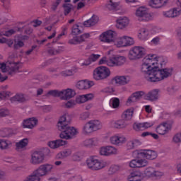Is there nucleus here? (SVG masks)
<instances>
[{
  "instance_id": "nucleus-5",
  "label": "nucleus",
  "mask_w": 181,
  "mask_h": 181,
  "mask_svg": "<svg viewBox=\"0 0 181 181\" xmlns=\"http://www.w3.org/2000/svg\"><path fill=\"white\" fill-rule=\"evenodd\" d=\"M155 168L148 167L144 170V173L141 171H133L127 177L128 181H142L144 177H153Z\"/></svg>"
},
{
  "instance_id": "nucleus-52",
  "label": "nucleus",
  "mask_w": 181,
  "mask_h": 181,
  "mask_svg": "<svg viewBox=\"0 0 181 181\" xmlns=\"http://www.w3.org/2000/svg\"><path fill=\"white\" fill-rule=\"evenodd\" d=\"M112 108H118L119 107V99L118 98H115L112 99Z\"/></svg>"
},
{
  "instance_id": "nucleus-43",
  "label": "nucleus",
  "mask_w": 181,
  "mask_h": 181,
  "mask_svg": "<svg viewBox=\"0 0 181 181\" xmlns=\"http://www.w3.org/2000/svg\"><path fill=\"white\" fill-rule=\"evenodd\" d=\"M115 45L117 46V47H125V41L124 39V37L117 38L114 41Z\"/></svg>"
},
{
  "instance_id": "nucleus-57",
  "label": "nucleus",
  "mask_w": 181,
  "mask_h": 181,
  "mask_svg": "<svg viewBox=\"0 0 181 181\" xmlns=\"http://www.w3.org/2000/svg\"><path fill=\"white\" fill-rule=\"evenodd\" d=\"M161 30L160 27L153 26L151 29V33H153V35H156V33H160Z\"/></svg>"
},
{
  "instance_id": "nucleus-64",
  "label": "nucleus",
  "mask_w": 181,
  "mask_h": 181,
  "mask_svg": "<svg viewBox=\"0 0 181 181\" xmlns=\"http://www.w3.org/2000/svg\"><path fill=\"white\" fill-rule=\"evenodd\" d=\"M69 181H83V180L80 175H77V176L73 177L72 178H70Z\"/></svg>"
},
{
  "instance_id": "nucleus-11",
  "label": "nucleus",
  "mask_w": 181,
  "mask_h": 181,
  "mask_svg": "<svg viewBox=\"0 0 181 181\" xmlns=\"http://www.w3.org/2000/svg\"><path fill=\"white\" fill-rule=\"evenodd\" d=\"M111 71L107 66H98L93 71V78L95 80H104L107 77H110Z\"/></svg>"
},
{
  "instance_id": "nucleus-28",
  "label": "nucleus",
  "mask_w": 181,
  "mask_h": 181,
  "mask_svg": "<svg viewBox=\"0 0 181 181\" xmlns=\"http://www.w3.org/2000/svg\"><path fill=\"white\" fill-rule=\"evenodd\" d=\"M62 93H63V94L61 95V100H70V98H73V97L76 95V91L70 88L63 90Z\"/></svg>"
},
{
  "instance_id": "nucleus-38",
  "label": "nucleus",
  "mask_w": 181,
  "mask_h": 181,
  "mask_svg": "<svg viewBox=\"0 0 181 181\" xmlns=\"http://www.w3.org/2000/svg\"><path fill=\"white\" fill-rule=\"evenodd\" d=\"M12 146V142L9 140L0 139V149H9Z\"/></svg>"
},
{
  "instance_id": "nucleus-10",
  "label": "nucleus",
  "mask_w": 181,
  "mask_h": 181,
  "mask_svg": "<svg viewBox=\"0 0 181 181\" xmlns=\"http://www.w3.org/2000/svg\"><path fill=\"white\" fill-rule=\"evenodd\" d=\"M146 53L145 47L141 46H135L132 47L129 52V59L130 60H137L138 59H142Z\"/></svg>"
},
{
  "instance_id": "nucleus-41",
  "label": "nucleus",
  "mask_w": 181,
  "mask_h": 181,
  "mask_svg": "<svg viewBox=\"0 0 181 181\" xmlns=\"http://www.w3.org/2000/svg\"><path fill=\"white\" fill-rule=\"evenodd\" d=\"M77 73V69L73 68L71 69L65 70L61 72V76L63 77H69L70 76H73V74H75Z\"/></svg>"
},
{
  "instance_id": "nucleus-37",
  "label": "nucleus",
  "mask_w": 181,
  "mask_h": 181,
  "mask_svg": "<svg viewBox=\"0 0 181 181\" xmlns=\"http://www.w3.org/2000/svg\"><path fill=\"white\" fill-rule=\"evenodd\" d=\"M112 125L114 127V128L120 129L121 128H125L127 127V123H125V120L119 119L117 121L112 122Z\"/></svg>"
},
{
  "instance_id": "nucleus-51",
  "label": "nucleus",
  "mask_w": 181,
  "mask_h": 181,
  "mask_svg": "<svg viewBox=\"0 0 181 181\" xmlns=\"http://www.w3.org/2000/svg\"><path fill=\"white\" fill-rule=\"evenodd\" d=\"M7 97H11V92L10 91H1L0 92V100H5Z\"/></svg>"
},
{
  "instance_id": "nucleus-60",
  "label": "nucleus",
  "mask_w": 181,
  "mask_h": 181,
  "mask_svg": "<svg viewBox=\"0 0 181 181\" xmlns=\"http://www.w3.org/2000/svg\"><path fill=\"white\" fill-rule=\"evenodd\" d=\"M62 0H57L55 2H54L52 5L51 9L52 11H56V9H57V7L59 6V5L60 4V1Z\"/></svg>"
},
{
  "instance_id": "nucleus-34",
  "label": "nucleus",
  "mask_w": 181,
  "mask_h": 181,
  "mask_svg": "<svg viewBox=\"0 0 181 181\" xmlns=\"http://www.w3.org/2000/svg\"><path fill=\"white\" fill-rule=\"evenodd\" d=\"M83 145L87 148H91L92 146H97V145H98V139L97 138L88 139L83 141Z\"/></svg>"
},
{
  "instance_id": "nucleus-14",
  "label": "nucleus",
  "mask_w": 181,
  "mask_h": 181,
  "mask_svg": "<svg viewBox=\"0 0 181 181\" xmlns=\"http://www.w3.org/2000/svg\"><path fill=\"white\" fill-rule=\"evenodd\" d=\"M99 152L102 156H111V155H117L118 150L112 146H107L101 147Z\"/></svg>"
},
{
  "instance_id": "nucleus-49",
  "label": "nucleus",
  "mask_w": 181,
  "mask_h": 181,
  "mask_svg": "<svg viewBox=\"0 0 181 181\" xmlns=\"http://www.w3.org/2000/svg\"><path fill=\"white\" fill-rule=\"evenodd\" d=\"M9 115V110L6 107H0V117H8Z\"/></svg>"
},
{
  "instance_id": "nucleus-27",
  "label": "nucleus",
  "mask_w": 181,
  "mask_h": 181,
  "mask_svg": "<svg viewBox=\"0 0 181 181\" xmlns=\"http://www.w3.org/2000/svg\"><path fill=\"white\" fill-rule=\"evenodd\" d=\"M37 124V120L35 117H30L27 119L23 122V128H28L29 129H32L35 127V126Z\"/></svg>"
},
{
  "instance_id": "nucleus-44",
  "label": "nucleus",
  "mask_w": 181,
  "mask_h": 181,
  "mask_svg": "<svg viewBox=\"0 0 181 181\" xmlns=\"http://www.w3.org/2000/svg\"><path fill=\"white\" fill-rule=\"evenodd\" d=\"M47 95H52V97H60L62 98V95H63V92L62 90H49L46 95V97Z\"/></svg>"
},
{
  "instance_id": "nucleus-7",
  "label": "nucleus",
  "mask_w": 181,
  "mask_h": 181,
  "mask_svg": "<svg viewBox=\"0 0 181 181\" xmlns=\"http://www.w3.org/2000/svg\"><path fill=\"white\" fill-rule=\"evenodd\" d=\"M86 165L90 170H101L107 166V163L103 160H98L95 157H90L86 160Z\"/></svg>"
},
{
  "instance_id": "nucleus-61",
  "label": "nucleus",
  "mask_w": 181,
  "mask_h": 181,
  "mask_svg": "<svg viewBox=\"0 0 181 181\" xmlns=\"http://www.w3.org/2000/svg\"><path fill=\"white\" fill-rule=\"evenodd\" d=\"M108 62H110V59H107V57H104L99 61V64H107L108 66Z\"/></svg>"
},
{
  "instance_id": "nucleus-59",
  "label": "nucleus",
  "mask_w": 181,
  "mask_h": 181,
  "mask_svg": "<svg viewBox=\"0 0 181 181\" xmlns=\"http://www.w3.org/2000/svg\"><path fill=\"white\" fill-rule=\"evenodd\" d=\"M64 35H67V26L62 27V33L58 35V39H60L62 36H64Z\"/></svg>"
},
{
  "instance_id": "nucleus-31",
  "label": "nucleus",
  "mask_w": 181,
  "mask_h": 181,
  "mask_svg": "<svg viewBox=\"0 0 181 181\" xmlns=\"http://www.w3.org/2000/svg\"><path fill=\"white\" fill-rule=\"evenodd\" d=\"M29 144V139L28 138L23 139L19 141L16 143V151H21V149H25Z\"/></svg>"
},
{
  "instance_id": "nucleus-24",
  "label": "nucleus",
  "mask_w": 181,
  "mask_h": 181,
  "mask_svg": "<svg viewBox=\"0 0 181 181\" xmlns=\"http://www.w3.org/2000/svg\"><path fill=\"white\" fill-rule=\"evenodd\" d=\"M94 98V94L88 93L86 95H81L76 98V104H83L87 101H90Z\"/></svg>"
},
{
  "instance_id": "nucleus-17",
  "label": "nucleus",
  "mask_w": 181,
  "mask_h": 181,
  "mask_svg": "<svg viewBox=\"0 0 181 181\" xmlns=\"http://www.w3.org/2000/svg\"><path fill=\"white\" fill-rule=\"evenodd\" d=\"M45 160V154L40 151H35L31 156V163L33 165H39Z\"/></svg>"
},
{
  "instance_id": "nucleus-20",
  "label": "nucleus",
  "mask_w": 181,
  "mask_h": 181,
  "mask_svg": "<svg viewBox=\"0 0 181 181\" xmlns=\"http://www.w3.org/2000/svg\"><path fill=\"white\" fill-rule=\"evenodd\" d=\"M90 37V33H84L80 36H75L69 40V45H80L83 42H86V39Z\"/></svg>"
},
{
  "instance_id": "nucleus-35",
  "label": "nucleus",
  "mask_w": 181,
  "mask_h": 181,
  "mask_svg": "<svg viewBox=\"0 0 181 181\" xmlns=\"http://www.w3.org/2000/svg\"><path fill=\"white\" fill-rule=\"evenodd\" d=\"M138 37L140 40H148L149 39V31L146 28L140 29Z\"/></svg>"
},
{
  "instance_id": "nucleus-58",
  "label": "nucleus",
  "mask_w": 181,
  "mask_h": 181,
  "mask_svg": "<svg viewBox=\"0 0 181 181\" xmlns=\"http://www.w3.org/2000/svg\"><path fill=\"white\" fill-rule=\"evenodd\" d=\"M5 9H9L11 0H1Z\"/></svg>"
},
{
  "instance_id": "nucleus-63",
  "label": "nucleus",
  "mask_w": 181,
  "mask_h": 181,
  "mask_svg": "<svg viewBox=\"0 0 181 181\" xmlns=\"http://www.w3.org/2000/svg\"><path fill=\"white\" fill-rule=\"evenodd\" d=\"M72 159L74 160H80L81 159V155L80 153H76L72 156Z\"/></svg>"
},
{
  "instance_id": "nucleus-16",
  "label": "nucleus",
  "mask_w": 181,
  "mask_h": 181,
  "mask_svg": "<svg viewBox=\"0 0 181 181\" xmlns=\"http://www.w3.org/2000/svg\"><path fill=\"white\" fill-rule=\"evenodd\" d=\"M99 40L103 43H112L114 42V31L110 30L103 33L99 36Z\"/></svg>"
},
{
  "instance_id": "nucleus-42",
  "label": "nucleus",
  "mask_w": 181,
  "mask_h": 181,
  "mask_svg": "<svg viewBox=\"0 0 181 181\" xmlns=\"http://www.w3.org/2000/svg\"><path fill=\"white\" fill-rule=\"evenodd\" d=\"M81 33V27L78 24H75L73 25L71 29V35L74 36H77Z\"/></svg>"
},
{
  "instance_id": "nucleus-12",
  "label": "nucleus",
  "mask_w": 181,
  "mask_h": 181,
  "mask_svg": "<svg viewBox=\"0 0 181 181\" xmlns=\"http://www.w3.org/2000/svg\"><path fill=\"white\" fill-rule=\"evenodd\" d=\"M126 62L127 57L117 54L110 57L107 63L109 67H117L125 64Z\"/></svg>"
},
{
  "instance_id": "nucleus-46",
  "label": "nucleus",
  "mask_w": 181,
  "mask_h": 181,
  "mask_svg": "<svg viewBox=\"0 0 181 181\" xmlns=\"http://www.w3.org/2000/svg\"><path fill=\"white\" fill-rule=\"evenodd\" d=\"M124 47H126L127 46H132V45H134V38L131 37L124 36Z\"/></svg>"
},
{
  "instance_id": "nucleus-29",
  "label": "nucleus",
  "mask_w": 181,
  "mask_h": 181,
  "mask_svg": "<svg viewBox=\"0 0 181 181\" xmlns=\"http://www.w3.org/2000/svg\"><path fill=\"white\" fill-rule=\"evenodd\" d=\"M169 0H150L148 5L151 8H161L163 5H166Z\"/></svg>"
},
{
  "instance_id": "nucleus-30",
  "label": "nucleus",
  "mask_w": 181,
  "mask_h": 181,
  "mask_svg": "<svg viewBox=\"0 0 181 181\" xmlns=\"http://www.w3.org/2000/svg\"><path fill=\"white\" fill-rule=\"evenodd\" d=\"M134 117V108H129L124 110L122 115V118L125 121H131Z\"/></svg>"
},
{
  "instance_id": "nucleus-33",
  "label": "nucleus",
  "mask_w": 181,
  "mask_h": 181,
  "mask_svg": "<svg viewBox=\"0 0 181 181\" xmlns=\"http://www.w3.org/2000/svg\"><path fill=\"white\" fill-rule=\"evenodd\" d=\"M130 78L129 76H116L114 78V81H115L116 84H120V85H124V84H127V83H129Z\"/></svg>"
},
{
  "instance_id": "nucleus-21",
  "label": "nucleus",
  "mask_w": 181,
  "mask_h": 181,
  "mask_svg": "<svg viewBox=\"0 0 181 181\" xmlns=\"http://www.w3.org/2000/svg\"><path fill=\"white\" fill-rule=\"evenodd\" d=\"M154 124L155 123L153 122L134 123L133 124V129H134V131H145V129H148V128L153 127Z\"/></svg>"
},
{
  "instance_id": "nucleus-50",
  "label": "nucleus",
  "mask_w": 181,
  "mask_h": 181,
  "mask_svg": "<svg viewBox=\"0 0 181 181\" xmlns=\"http://www.w3.org/2000/svg\"><path fill=\"white\" fill-rule=\"evenodd\" d=\"M64 9V15H69V12H71L72 6L70 4H64L63 5Z\"/></svg>"
},
{
  "instance_id": "nucleus-53",
  "label": "nucleus",
  "mask_w": 181,
  "mask_h": 181,
  "mask_svg": "<svg viewBox=\"0 0 181 181\" xmlns=\"http://www.w3.org/2000/svg\"><path fill=\"white\" fill-rule=\"evenodd\" d=\"M173 142L175 144H179V142H181V132L177 133L173 138Z\"/></svg>"
},
{
  "instance_id": "nucleus-39",
  "label": "nucleus",
  "mask_w": 181,
  "mask_h": 181,
  "mask_svg": "<svg viewBox=\"0 0 181 181\" xmlns=\"http://www.w3.org/2000/svg\"><path fill=\"white\" fill-rule=\"evenodd\" d=\"M71 155V150L66 149L59 152L57 155V158H58V159H64V158H67V156H70Z\"/></svg>"
},
{
  "instance_id": "nucleus-47",
  "label": "nucleus",
  "mask_w": 181,
  "mask_h": 181,
  "mask_svg": "<svg viewBox=\"0 0 181 181\" xmlns=\"http://www.w3.org/2000/svg\"><path fill=\"white\" fill-rule=\"evenodd\" d=\"M119 170V166L113 165H111L109 168V175H114V173H117Z\"/></svg>"
},
{
  "instance_id": "nucleus-23",
  "label": "nucleus",
  "mask_w": 181,
  "mask_h": 181,
  "mask_svg": "<svg viewBox=\"0 0 181 181\" xmlns=\"http://www.w3.org/2000/svg\"><path fill=\"white\" fill-rule=\"evenodd\" d=\"M93 86H94V81L88 80L79 81L76 83V88H78V90H88V88H91Z\"/></svg>"
},
{
  "instance_id": "nucleus-18",
  "label": "nucleus",
  "mask_w": 181,
  "mask_h": 181,
  "mask_svg": "<svg viewBox=\"0 0 181 181\" xmlns=\"http://www.w3.org/2000/svg\"><path fill=\"white\" fill-rule=\"evenodd\" d=\"M110 142L112 145H117V146H121L123 144L127 142V138L125 136L121 134H115L110 136Z\"/></svg>"
},
{
  "instance_id": "nucleus-3",
  "label": "nucleus",
  "mask_w": 181,
  "mask_h": 181,
  "mask_svg": "<svg viewBox=\"0 0 181 181\" xmlns=\"http://www.w3.org/2000/svg\"><path fill=\"white\" fill-rule=\"evenodd\" d=\"M142 97L148 101H156L159 97V89H153L149 91L147 94H145V92L144 91L135 92L130 97H129L127 101V105H132L134 103H136V101H138V100Z\"/></svg>"
},
{
  "instance_id": "nucleus-45",
  "label": "nucleus",
  "mask_w": 181,
  "mask_h": 181,
  "mask_svg": "<svg viewBox=\"0 0 181 181\" xmlns=\"http://www.w3.org/2000/svg\"><path fill=\"white\" fill-rule=\"evenodd\" d=\"M62 52V48L59 47L58 49H54V47L49 48L47 49L48 54L50 56H56V54H59Z\"/></svg>"
},
{
  "instance_id": "nucleus-36",
  "label": "nucleus",
  "mask_w": 181,
  "mask_h": 181,
  "mask_svg": "<svg viewBox=\"0 0 181 181\" xmlns=\"http://www.w3.org/2000/svg\"><path fill=\"white\" fill-rule=\"evenodd\" d=\"M106 8L109 11H118L119 9V2H117L115 0H110L106 5Z\"/></svg>"
},
{
  "instance_id": "nucleus-8",
  "label": "nucleus",
  "mask_w": 181,
  "mask_h": 181,
  "mask_svg": "<svg viewBox=\"0 0 181 181\" xmlns=\"http://www.w3.org/2000/svg\"><path fill=\"white\" fill-rule=\"evenodd\" d=\"M134 158H145L150 160H153L158 158V153L152 150H136L133 152Z\"/></svg>"
},
{
  "instance_id": "nucleus-62",
  "label": "nucleus",
  "mask_w": 181,
  "mask_h": 181,
  "mask_svg": "<svg viewBox=\"0 0 181 181\" xmlns=\"http://www.w3.org/2000/svg\"><path fill=\"white\" fill-rule=\"evenodd\" d=\"M32 25L34 28H37V26H40L42 25V21L39 20H34L32 22Z\"/></svg>"
},
{
  "instance_id": "nucleus-9",
  "label": "nucleus",
  "mask_w": 181,
  "mask_h": 181,
  "mask_svg": "<svg viewBox=\"0 0 181 181\" xmlns=\"http://www.w3.org/2000/svg\"><path fill=\"white\" fill-rule=\"evenodd\" d=\"M0 70L2 73H8L9 76H13L19 71V63L11 62L8 65L4 62H0Z\"/></svg>"
},
{
  "instance_id": "nucleus-15",
  "label": "nucleus",
  "mask_w": 181,
  "mask_h": 181,
  "mask_svg": "<svg viewBox=\"0 0 181 181\" xmlns=\"http://www.w3.org/2000/svg\"><path fill=\"white\" fill-rule=\"evenodd\" d=\"M170 129H172V124L168 122H163L156 127V132L158 135H166V134H169Z\"/></svg>"
},
{
  "instance_id": "nucleus-1",
  "label": "nucleus",
  "mask_w": 181,
  "mask_h": 181,
  "mask_svg": "<svg viewBox=\"0 0 181 181\" xmlns=\"http://www.w3.org/2000/svg\"><path fill=\"white\" fill-rule=\"evenodd\" d=\"M163 66L162 57L156 54H149L143 59L141 71L147 81L150 83H158L172 76L173 69H158Z\"/></svg>"
},
{
  "instance_id": "nucleus-55",
  "label": "nucleus",
  "mask_w": 181,
  "mask_h": 181,
  "mask_svg": "<svg viewBox=\"0 0 181 181\" xmlns=\"http://www.w3.org/2000/svg\"><path fill=\"white\" fill-rule=\"evenodd\" d=\"M76 100H71L68 101L66 103H65V107L66 108H72V107H74L76 105Z\"/></svg>"
},
{
  "instance_id": "nucleus-22",
  "label": "nucleus",
  "mask_w": 181,
  "mask_h": 181,
  "mask_svg": "<svg viewBox=\"0 0 181 181\" xmlns=\"http://www.w3.org/2000/svg\"><path fill=\"white\" fill-rule=\"evenodd\" d=\"M148 160L144 158L141 159H133L129 163L130 168H145L148 166Z\"/></svg>"
},
{
  "instance_id": "nucleus-6",
  "label": "nucleus",
  "mask_w": 181,
  "mask_h": 181,
  "mask_svg": "<svg viewBox=\"0 0 181 181\" xmlns=\"http://www.w3.org/2000/svg\"><path fill=\"white\" fill-rule=\"evenodd\" d=\"M101 128H103L101 122L98 119H93L83 125L82 131L85 135H90L93 132H95V131H99Z\"/></svg>"
},
{
  "instance_id": "nucleus-19",
  "label": "nucleus",
  "mask_w": 181,
  "mask_h": 181,
  "mask_svg": "<svg viewBox=\"0 0 181 181\" xmlns=\"http://www.w3.org/2000/svg\"><path fill=\"white\" fill-rule=\"evenodd\" d=\"M177 4L179 5L178 8H174L168 11L163 12L164 16L165 18H176V16H179L180 15L181 11V2L180 0H178Z\"/></svg>"
},
{
  "instance_id": "nucleus-56",
  "label": "nucleus",
  "mask_w": 181,
  "mask_h": 181,
  "mask_svg": "<svg viewBox=\"0 0 181 181\" xmlns=\"http://www.w3.org/2000/svg\"><path fill=\"white\" fill-rule=\"evenodd\" d=\"M163 176V173L160 171H156L154 170V174L153 178L154 179H159L160 177H162Z\"/></svg>"
},
{
  "instance_id": "nucleus-32",
  "label": "nucleus",
  "mask_w": 181,
  "mask_h": 181,
  "mask_svg": "<svg viewBox=\"0 0 181 181\" xmlns=\"http://www.w3.org/2000/svg\"><path fill=\"white\" fill-rule=\"evenodd\" d=\"M97 22H98V16L93 15L90 19L83 22V26L90 28V26H94Z\"/></svg>"
},
{
  "instance_id": "nucleus-25",
  "label": "nucleus",
  "mask_w": 181,
  "mask_h": 181,
  "mask_svg": "<svg viewBox=\"0 0 181 181\" xmlns=\"http://www.w3.org/2000/svg\"><path fill=\"white\" fill-rule=\"evenodd\" d=\"M67 144V141L57 139L48 142V146L51 148V149H56L57 148H60V146H64V145Z\"/></svg>"
},
{
  "instance_id": "nucleus-26",
  "label": "nucleus",
  "mask_w": 181,
  "mask_h": 181,
  "mask_svg": "<svg viewBox=\"0 0 181 181\" xmlns=\"http://www.w3.org/2000/svg\"><path fill=\"white\" fill-rule=\"evenodd\" d=\"M129 25V19L127 17H119L117 20L116 26L117 29H124Z\"/></svg>"
},
{
  "instance_id": "nucleus-40",
  "label": "nucleus",
  "mask_w": 181,
  "mask_h": 181,
  "mask_svg": "<svg viewBox=\"0 0 181 181\" xmlns=\"http://www.w3.org/2000/svg\"><path fill=\"white\" fill-rule=\"evenodd\" d=\"M10 101L11 103H23L25 101V97L23 94H16L15 96L11 98Z\"/></svg>"
},
{
  "instance_id": "nucleus-48",
  "label": "nucleus",
  "mask_w": 181,
  "mask_h": 181,
  "mask_svg": "<svg viewBox=\"0 0 181 181\" xmlns=\"http://www.w3.org/2000/svg\"><path fill=\"white\" fill-rule=\"evenodd\" d=\"M25 46V43L22 40L15 41L13 47L15 50H18V49H21V47H23Z\"/></svg>"
},
{
  "instance_id": "nucleus-54",
  "label": "nucleus",
  "mask_w": 181,
  "mask_h": 181,
  "mask_svg": "<svg viewBox=\"0 0 181 181\" xmlns=\"http://www.w3.org/2000/svg\"><path fill=\"white\" fill-rule=\"evenodd\" d=\"M100 57H101V55L100 54H92L90 55L89 59L91 62L93 63L94 62H97Z\"/></svg>"
},
{
  "instance_id": "nucleus-4",
  "label": "nucleus",
  "mask_w": 181,
  "mask_h": 181,
  "mask_svg": "<svg viewBox=\"0 0 181 181\" xmlns=\"http://www.w3.org/2000/svg\"><path fill=\"white\" fill-rule=\"evenodd\" d=\"M52 169H53V165H42L33 173V175L27 177L24 181H40V176L47 175L49 172L52 171Z\"/></svg>"
},
{
  "instance_id": "nucleus-13",
  "label": "nucleus",
  "mask_w": 181,
  "mask_h": 181,
  "mask_svg": "<svg viewBox=\"0 0 181 181\" xmlns=\"http://www.w3.org/2000/svg\"><path fill=\"white\" fill-rule=\"evenodd\" d=\"M136 16L138 18H141L142 21H152L153 19V16L146 7L141 6L137 8L136 11Z\"/></svg>"
},
{
  "instance_id": "nucleus-2",
  "label": "nucleus",
  "mask_w": 181,
  "mask_h": 181,
  "mask_svg": "<svg viewBox=\"0 0 181 181\" xmlns=\"http://www.w3.org/2000/svg\"><path fill=\"white\" fill-rule=\"evenodd\" d=\"M66 115L62 116L57 123L59 131H62L59 134L62 139H71L74 135L77 134V129L76 128L69 127L70 120H67Z\"/></svg>"
}]
</instances>
